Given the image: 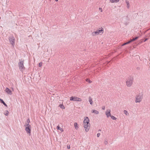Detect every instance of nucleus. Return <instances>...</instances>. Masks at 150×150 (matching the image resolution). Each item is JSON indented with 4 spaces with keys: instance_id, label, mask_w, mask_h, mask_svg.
Returning <instances> with one entry per match:
<instances>
[{
    "instance_id": "obj_1",
    "label": "nucleus",
    "mask_w": 150,
    "mask_h": 150,
    "mask_svg": "<svg viewBox=\"0 0 150 150\" xmlns=\"http://www.w3.org/2000/svg\"><path fill=\"white\" fill-rule=\"evenodd\" d=\"M89 122V119L87 117H85L83 120V126L86 132H88L89 130L90 127V124Z\"/></svg>"
},
{
    "instance_id": "obj_2",
    "label": "nucleus",
    "mask_w": 150,
    "mask_h": 150,
    "mask_svg": "<svg viewBox=\"0 0 150 150\" xmlns=\"http://www.w3.org/2000/svg\"><path fill=\"white\" fill-rule=\"evenodd\" d=\"M134 80L133 76H129L126 79V83L127 86L131 87L133 83Z\"/></svg>"
},
{
    "instance_id": "obj_3",
    "label": "nucleus",
    "mask_w": 150,
    "mask_h": 150,
    "mask_svg": "<svg viewBox=\"0 0 150 150\" xmlns=\"http://www.w3.org/2000/svg\"><path fill=\"white\" fill-rule=\"evenodd\" d=\"M143 97V94L139 93L136 96V103H140Z\"/></svg>"
},
{
    "instance_id": "obj_4",
    "label": "nucleus",
    "mask_w": 150,
    "mask_h": 150,
    "mask_svg": "<svg viewBox=\"0 0 150 150\" xmlns=\"http://www.w3.org/2000/svg\"><path fill=\"white\" fill-rule=\"evenodd\" d=\"M25 126H26L25 127V130L26 132L29 134L30 135L31 131V126L30 125L28 124H26L25 125Z\"/></svg>"
},
{
    "instance_id": "obj_5",
    "label": "nucleus",
    "mask_w": 150,
    "mask_h": 150,
    "mask_svg": "<svg viewBox=\"0 0 150 150\" xmlns=\"http://www.w3.org/2000/svg\"><path fill=\"white\" fill-rule=\"evenodd\" d=\"M8 39L10 43L14 46L15 45V38L14 37L13 35H11L9 37Z\"/></svg>"
},
{
    "instance_id": "obj_6",
    "label": "nucleus",
    "mask_w": 150,
    "mask_h": 150,
    "mask_svg": "<svg viewBox=\"0 0 150 150\" xmlns=\"http://www.w3.org/2000/svg\"><path fill=\"white\" fill-rule=\"evenodd\" d=\"M23 61H21L18 64L19 68L20 71H23L25 69V67L23 65Z\"/></svg>"
},
{
    "instance_id": "obj_7",
    "label": "nucleus",
    "mask_w": 150,
    "mask_h": 150,
    "mask_svg": "<svg viewBox=\"0 0 150 150\" xmlns=\"http://www.w3.org/2000/svg\"><path fill=\"white\" fill-rule=\"evenodd\" d=\"M106 115L107 117H108L111 116L110 110H108L106 111Z\"/></svg>"
},
{
    "instance_id": "obj_8",
    "label": "nucleus",
    "mask_w": 150,
    "mask_h": 150,
    "mask_svg": "<svg viewBox=\"0 0 150 150\" xmlns=\"http://www.w3.org/2000/svg\"><path fill=\"white\" fill-rule=\"evenodd\" d=\"M5 91L6 93L9 95H11L12 94L11 91L8 88H6Z\"/></svg>"
},
{
    "instance_id": "obj_9",
    "label": "nucleus",
    "mask_w": 150,
    "mask_h": 150,
    "mask_svg": "<svg viewBox=\"0 0 150 150\" xmlns=\"http://www.w3.org/2000/svg\"><path fill=\"white\" fill-rule=\"evenodd\" d=\"M98 34H102L103 33L104 30L103 28H101L99 29V30L97 31Z\"/></svg>"
},
{
    "instance_id": "obj_10",
    "label": "nucleus",
    "mask_w": 150,
    "mask_h": 150,
    "mask_svg": "<svg viewBox=\"0 0 150 150\" xmlns=\"http://www.w3.org/2000/svg\"><path fill=\"white\" fill-rule=\"evenodd\" d=\"M139 38V37H138V36L136 37L135 38H133L132 39H130L129 41L130 42V43H131L132 42H133V41L136 40Z\"/></svg>"
},
{
    "instance_id": "obj_11",
    "label": "nucleus",
    "mask_w": 150,
    "mask_h": 150,
    "mask_svg": "<svg viewBox=\"0 0 150 150\" xmlns=\"http://www.w3.org/2000/svg\"><path fill=\"white\" fill-rule=\"evenodd\" d=\"M0 102L2 104L5 106L8 107L7 105L6 104V103L3 100L0 98Z\"/></svg>"
},
{
    "instance_id": "obj_12",
    "label": "nucleus",
    "mask_w": 150,
    "mask_h": 150,
    "mask_svg": "<svg viewBox=\"0 0 150 150\" xmlns=\"http://www.w3.org/2000/svg\"><path fill=\"white\" fill-rule=\"evenodd\" d=\"M70 100L71 101H76V97L71 96L70 98Z\"/></svg>"
},
{
    "instance_id": "obj_13",
    "label": "nucleus",
    "mask_w": 150,
    "mask_h": 150,
    "mask_svg": "<svg viewBox=\"0 0 150 150\" xmlns=\"http://www.w3.org/2000/svg\"><path fill=\"white\" fill-rule=\"evenodd\" d=\"M91 112L94 113L96 114H98L99 113V112L95 110H91Z\"/></svg>"
},
{
    "instance_id": "obj_14",
    "label": "nucleus",
    "mask_w": 150,
    "mask_h": 150,
    "mask_svg": "<svg viewBox=\"0 0 150 150\" xmlns=\"http://www.w3.org/2000/svg\"><path fill=\"white\" fill-rule=\"evenodd\" d=\"M99 34L98 33V32L97 31H94L92 33V35L93 36H95L96 35H97Z\"/></svg>"
},
{
    "instance_id": "obj_15",
    "label": "nucleus",
    "mask_w": 150,
    "mask_h": 150,
    "mask_svg": "<svg viewBox=\"0 0 150 150\" xmlns=\"http://www.w3.org/2000/svg\"><path fill=\"white\" fill-rule=\"evenodd\" d=\"M89 102L90 104L91 105H92L93 104V102L92 101V100L91 97L90 96L89 97Z\"/></svg>"
},
{
    "instance_id": "obj_16",
    "label": "nucleus",
    "mask_w": 150,
    "mask_h": 150,
    "mask_svg": "<svg viewBox=\"0 0 150 150\" xmlns=\"http://www.w3.org/2000/svg\"><path fill=\"white\" fill-rule=\"evenodd\" d=\"M57 130H60L61 132H62L64 131V130L61 127H60L59 125H58L57 127Z\"/></svg>"
},
{
    "instance_id": "obj_17",
    "label": "nucleus",
    "mask_w": 150,
    "mask_h": 150,
    "mask_svg": "<svg viewBox=\"0 0 150 150\" xmlns=\"http://www.w3.org/2000/svg\"><path fill=\"white\" fill-rule=\"evenodd\" d=\"M119 1V0H110V1L112 3H117Z\"/></svg>"
},
{
    "instance_id": "obj_18",
    "label": "nucleus",
    "mask_w": 150,
    "mask_h": 150,
    "mask_svg": "<svg viewBox=\"0 0 150 150\" xmlns=\"http://www.w3.org/2000/svg\"><path fill=\"white\" fill-rule=\"evenodd\" d=\"M127 5V7L128 8H129V1L127 0H126L125 1Z\"/></svg>"
},
{
    "instance_id": "obj_19",
    "label": "nucleus",
    "mask_w": 150,
    "mask_h": 150,
    "mask_svg": "<svg viewBox=\"0 0 150 150\" xmlns=\"http://www.w3.org/2000/svg\"><path fill=\"white\" fill-rule=\"evenodd\" d=\"M130 43V42L129 41H128V42H125L122 45V46H123L125 45H127L128 44H129V43Z\"/></svg>"
},
{
    "instance_id": "obj_20",
    "label": "nucleus",
    "mask_w": 150,
    "mask_h": 150,
    "mask_svg": "<svg viewBox=\"0 0 150 150\" xmlns=\"http://www.w3.org/2000/svg\"><path fill=\"white\" fill-rule=\"evenodd\" d=\"M76 101H82V99L80 98H79L78 97H76Z\"/></svg>"
},
{
    "instance_id": "obj_21",
    "label": "nucleus",
    "mask_w": 150,
    "mask_h": 150,
    "mask_svg": "<svg viewBox=\"0 0 150 150\" xmlns=\"http://www.w3.org/2000/svg\"><path fill=\"white\" fill-rule=\"evenodd\" d=\"M78 124L77 122H75L74 123V126L76 129H77V128H78Z\"/></svg>"
},
{
    "instance_id": "obj_22",
    "label": "nucleus",
    "mask_w": 150,
    "mask_h": 150,
    "mask_svg": "<svg viewBox=\"0 0 150 150\" xmlns=\"http://www.w3.org/2000/svg\"><path fill=\"white\" fill-rule=\"evenodd\" d=\"M59 106L62 109H63L65 108V107L63 104H60Z\"/></svg>"
},
{
    "instance_id": "obj_23",
    "label": "nucleus",
    "mask_w": 150,
    "mask_h": 150,
    "mask_svg": "<svg viewBox=\"0 0 150 150\" xmlns=\"http://www.w3.org/2000/svg\"><path fill=\"white\" fill-rule=\"evenodd\" d=\"M4 114L6 116H8V115L9 112L8 110H6V112H4Z\"/></svg>"
},
{
    "instance_id": "obj_24",
    "label": "nucleus",
    "mask_w": 150,
    "mask_h": 150,
    "mask_svg": "<svg viewBox=\"0 0 150 150\" xmlns=\"http://www.w3.org/2000/svg\"><path fill=\"white\" fill-rule=\"evenodd\" d=\"M124 113L127 115H129V113L126 110H124Z\"/></svg>"
},
{
    "instance_id": "obj_25",
    "label": "nucleus",
    "mask_w": 150,
    "mask_h": 150,
    "mask_svg": "<svg viewBox=\"0 0 150 150\" xmlns=\"http://www.w3.org/2000/svg\"><path fill=\"white\" fill-rule=\"evenodd\" d=\"M86 81L89 83H91L92 82V81L90 80L89 79H86Z\"/></svg>"
},
{
    "instance_id": "obj_26",
    "label": "nucleus",
    "mask_w": 150,
    "mask_h": 150,
    "mask_svg": "<svg viewBox=\"0 0 150 150\" xmlns=\"http://www.w3.org/2000/svg\"><path fill=\"white\" fill-rule=\"evenodd\" d=\"M110 117L111 119L113 120H116L117 119L115 117H114L113 116H111Z\"/></svg>"
},
{
    "instance_id": "obj_27",
    "label": "nucleus",
    "mask_w": 150,
    "mask_h": 150,
    "mask_svg": "<svg viewBox=\"0 0 150 150\" xmlns=\"http://www.w3.org/2000/svg\"><path fill=\"white\" fill-rule=\"evenodd\" d=\"M26 122L27 123H25V125H26V124H29V123L30 122V120L29 118H28Z\"/></svg>"
},
{
    "instance_id": "obj_28",
    "label": "nucleus",
    "mask_w": 150,
    "mask_h": 150,
    "mask_svg": "<svg viewBox=\"0 0 150 150\" xmlns=\"http://www.w3.org/2000/svg\"><path fill=\"white\" fill-rule=\"evenodd\" d=\"M42 63L40 62L39 64V66L40 67H41L42 66Z\"/></svg>"
},
{
    "instance_id": "obj_29",
    "label": "nucleus",
    "mask_w": 150,
    "mask_h": 150,
    "mask_svg": "<svg viewBox=\"0 0 150 150\" xmlns=\"http://www.w3.org/2000/svg\"><path fill=\"white\" fill-rule=\"evenodd\" d=\"M129 23V22H124V24L125 25H127Z\"/></svg>"
},
{
    "instance_id": "obj_30",
    "label": "nucleus",
    "mask_w": 150,
    "mask_h": 150,
    "mask_svg": "<svg viewBox=\"0 0 150 150\" xmlns=\"http://www.w3.org/2000/svg\"><path fill=\"white\" fill-rule=\"evenodd\" d=\"M146 37H148L149 38H150V33H149L146 36Z\"/></svg>"
},
{
    "instance_id": "obj_31",
    "label": "nucleus",
    "mask_w": 150,
    "mask_h": 150,
    "mask_svg": "<svg viewBox=\"0 0 150 150\" xmlns=\"http://www.w3.org/2000/svg\"><path fill=\"white\" fill-rule=\"evenodd\" d=\"M67 148L68 149H70V145H68L67 146Z\"/></svg>"
},
{
    "instance_id": "obj_32",
    "label": "nucleus",
    "mask_w": 150,
    "mask_h": 150,
    "mask_svg": "<svg viewBox=\"0 0 150 150\" xmlns=\"http://www.w3.org/2000/svg\"><path fill=\"white\" fill-rule=\"evenodd\" d=\"M100 135V133H98L97 135V137H99Z\"/></svg>"
},
{
    "instance_id": "obj_33",
    "label": "nucleus",
    "mask_w": 150,
    "mask_h": 150,
    "mask_svg": "<svg viewBox=\"0 0 150 150\" xmlns=\"http://www.w3.org/2000/svg\"><path fill=\"white\" fill-rule=\"evenodd\" d=\"M149 39V38H146L145 39V40H144V42H146V40H148Z\"/></svg>"
},
{
    "instance_id": "obj_34",
    "label": "nucleus",
    "mask_w": 150,
    "mask_h": 150,
    "mask_svg": "<svg viewBox=\"0 0 150 150\" xmlns=\"http://www.w3.org/2000/svg\"><path fill=\"white\" fill-rule=\"evenodd\" d=\"M104 143L105 145L107 144H108V142L106 141H104Z\"/></svg>"
},
{
    "instance_id": "obj_35",
    "label": "nucleus",
    "mask_w": 150,
    "mask_h": 150,
    "mask_svg": "<svg viewBox=\"0 0 150 150\" xmlns=\"http://www.w3.org/2000/svg\"><path fill=\"white\" fill-rule=\"evenodd\" d=\"M102 109L103 110H104L105 109V106H103L102 107Z\"/></svg>"
},
{
    "instance_id": "obj_36",
    "label": "nucleus",
    "mask_w": 150,
    "mask_h": 150,
    "mask_svg": "<svg viewBox=\"0 0 150 150\" xmlns=\"http://www.w3.org/2000/svg\"><path fill=\"white\" fill-rule=\"evenodd\" d=\"M99 10H100V11L101 12H102L103 11H102V8H99Z\"/></svg>"
},
{
    "instance_id": "obj_37",
    "label": "nucleus",
    "mask_w": 150,
    "mask_h": 150,
    "mask_svg": "<svg viewBox=\"0 0 150 150\" xmlns=\"http://www.w3.org/2000/svg\"><path fill=\"white\" fill-rule=\"evenodd\" d=\"M125 19L126 20H127L128 21H129V20L128 19V17L127 16H126V17H125Z\"/></svg>"
},
{
    "instance_id": "obj_38",
    "label": "nucleus",
    "mask_w": 150,
    "mask_h": 150,
    "mask_svg": "<svg viewBox=\"0 0 150 150\" xmlns=\"http://www.w3.org/2000/svg\"><path fill=\"white\" fill-rule=\"evenodd\" d=\"M58 1V0H55V1H56V2H57Z\"/></svg>"
},
{
    "instance_id": "obj_39",
    "label": "nucleus",
    "mask_w": 150,
    "mask_h": 150,
    "mask_svg": "<svg viewBox=\"0 0 150 150\" xmlns=\"http://www.w3.org/2000/svg\"><path fill=\"white\" fill-rule=\"evenodd\" d=\"M137 69H139L138 67H137Z\"/></svg>"
},
{
    "instance_id": "obj_40",
    "label": "nucleus",
    "mask_w": 150,
    "mask_h": 150,
    "mask_svg": "<svg viewBox=\"0 0 150 150\" xmlns=\"http://www.w3.org/2000/svg\"><path fill=\"white\" fill-rule=\"evenodd\" d=\"M99 131H100V130H99Z\"/></svg>"
}]
</instances>
